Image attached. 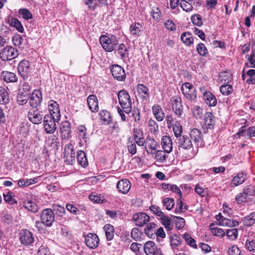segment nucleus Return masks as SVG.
<instances>
[{
  "instance_id": "nucleus-1",
  "label": "nucleus",
  "mask_w": 255,
  "mask_h": 255,
  "mask_svg": "<svg viewBox=\"0 0 255 255\" xmlns=\"http://www.w3.org/2000/svg\"><path fill=\"white\" fill-rule=\"evenodd\" d=\"M119 104L125 113L129 114L132 110L131 100L128 93L125 90H121L118 94Z\"/></svg>"
},
{
  "instance_id": "nucleus-2",
  "label": "nucleus",
  "mask_w": 255,
  "mask_h": 255,
  "mask_svg": "<svg viewBox=\"0 0 255 255\" xmlns=\"http://www.w3.org/2000/svg\"><path fill=\"white\" fill-rule=\"evenodd\" d=\"M100 42L103 48L107 52H112L114 47L118 44V40L115 36H112L111 38L108 36L102 35L100 37Z\"/></svg>"
},
{
  "instance_id": "nucleus-3",
  "label": "nucleus",
  "mask_w": 255,
  "mask_h": 255,
  "mask_svg": "<svg viewBox=\"0 0 255 255\" xmlns=\"http://www.w3.org/2000/svg\"><path fill=\"white\" fill-rule=\"evenodd\" d=\"M18 55V51L11 46L3 48L0 52V57L3 61H8L14 59Z\"/></svg>"
},
{
  "instance_id": "nucleus-4",
  "label": "nucleus",
  "mask_w": 255,
  "mask_h": 255,
  "mask_svg": "<svg viewBox=\"0 0 255 255\" xmlns=\"http://www.w3.org/2000/svg\"><path fill=\"white\" fill-rule=\"evenodd\" d=\"M59 120H56L54 116L46 115L43 118V124L44 129L47 133H53L56 129L55 122H58Z\"/></svg>"
},
{
  "instance_id": "nucleus-5",
  "label": "nucleus",
  "mask_w": 255,
  "mask_h": 255,
  "mask_svg": "<svg viewBox=\"0 0 255 255\" xmlns=\"http://www.w3.org/2000/svg\"><path fill=\"white\" fill-rule=\"evenodd\" d=\"M181 91L187 99L190 101H194L196 99V91L191 84L189 83L183 84L181 87Z\"/></svg>"
},
{
  "instance_id": "nucleus-6",
  "label": "nucleus",
  "mask_w": 255,
  "mask_h": 255,
  "mask_svg": "<svg viewBox=\"0 0 255 255\" xmlns=\"http://www.w3.org/2000/svg\"><path fill=\"white\" fill-rule=\"evenodd\" d=\"M64 157L66 158L65 162L69 164L73 165L76 162L75 152L74 145L71 143L65 145L64 149Z\"/></svg>"
},
{
  "instance_id": "nucleus-7",
  "label": "nucleus",
  "mask_w": 255,
  "mask_h": 255,
  "mask_svg": "<svg viewBox=\"0 0 255 255\" xmlns=\"http://www.w3.org/2000/svg\"><path fill=\"white\" fill-rule=\"evenodd\" d=\"M53 211L50 209L43 210L41 214V220L45 226L50 227L54 221Z\"/></svg>"
},
{
  "instance_id": "nucleus-8",
  "label": "nucleus",
  "mask_w": 255,
  "mask_h": 255,
  "mask_svg": "<svg viewBox=\"0 0 255 255\" xmlns=\"http://www.w3.org/2000/svg\"><path fill=\"white\" fill-rule=\"evenodd\" d=\"M27 117L33 124H39L41 123L44 116L43 112L38 109H31L28 112Z\"/></svg>"
},
{
  "instance_id": "nucleus-9",
  "label": "nucleus",
  "mask_w": 255,
  "mask_h": 255,
  "mask_svg": "<svg viewBox=\"0 0 255 255\" xmlns=\"http://www.w3.org/2000/svg\"><path fill=\"white\" fill-rule=\"evenodd\" d=\"M31 65L28 61L22 60L18 66V71L21 77L26 79L31 73Z\"/></svg>"
},
{
  "instance_id": "nucleus-10",
  "label": "nucleus",
  "mask_w": 255,
  "mask_h": 255,
  "mask_svg": "<svg viewBox=\"0 0 255 255\" xmlns=\"http://www.w3.org/2000/svg\"><path fill=\"white\" fill-rule=\"evenodd\" d=\"M144 251L146 255H163L161 250L152 241H148L145 243Z\"/></svg>"
},
{
  "instance_id": "nucleus-11",
  "label": "nucleus",
  "mask_w": 255,
  "mask_h": 255,
  "mask_svg": "<svg viewBox=\"0 0 255 255\" xmlns=\"http://www.w3.org/2000/svg\"><path fill=\"white\" fill-rule=\"evenodd\" d=\"M112 75L115 79L119 81H123L126 79V75L123 67L118 65H113L111 68Z\"/></svg>"
},
{
  "instance_id": "nucleus-12",
  "label": "nucleus",
  "mask_w": 255,
  "mask_h": 255,
  "mask_svg": "<svg viewBox=\"0 0 255 255\" xmlns=\"http://www.w3.org/2000/svg\"><path fill=\"white\" fill-rule=\"evenodd\" d=\"M29 104L32 108H36L39 106L42 101V93L38 90H35L29 96Z\"/></svg>"
},
{
  "instance_id": "nucleus-13",
  "label": "nucleus",
  "mask_w": 255,
  "mask_h": 255,
  "mask_svg": "<svg viewBox=\"0 0 255 255\" xmlns=\"http://www.w3.org/2000/svg\"><path fill=\"white\" fill-rule=\"evenodd\" d=\"M171 103L175 114L177 116L180 117L182 114L183 110L181 98L177 96L173 97L171 99Z\"/></svg>"
},
{
  "instance_id": "nucleus-14",
  "label": "nucleus",
  "mask_w": 255,
  "mask_h": 255,
  "mask_svg": "<svg viewBox=\"0 0 255 255\" xmlns=\"http://www.w3.org/2000/svg\"><path fill=\"white\" fill-rule=\"evenodd\" d=\"M86 245L91 249H96L99 244V239L95 234L89 233L85 238Z\"/></svg>"
},
{
  "instance_id": "nucleus-15",
  "label": "nucleus",
  "mask_w": 255,
  "mask_h": 255,
  "mask_svg": "<svg viewBox=\"0 0 255 255\" xmlns=\"http://www.w3.org/2000/svg\"><path fill=\"white\" fill-rule=\"evenodd\" d=\"M20 241L21 243L24 245H29L34 242V238L32 233L28 230H22L20 233Z\"/></svg>"
},
{
  "instance_id": "nucleus-16",
  "label": "nucleus",
  "mask_w": 255,
  "mask_h": 255,
  "mask_svg": "<svg viewBox=\"0 0 255 255\" xmlns=\"http://www.w3.org/2000/svg\"><path fill=\"white\" fill-rule=\"evenodd\" d=\"M216 219L219 222V225L223 226L233 227L239 225V222L237 221L225 218L221 213L216 216Z\"/></svg>"
},
{
  "instance_id": "nucleus-17",
  "label": "nucleus",
  "mask_w": 255,
  "mask_h": 255,
  "mask_svg": "<svg viewBox=\"0 0 255 255\" xmlns=\"http://www.w3.org/2000/svg\"><path fill=\"white\" fill-rule=\"evenodd\" d=\"M48 109L50 112L49 115L52 117L54 116L56 120H60V114L58 103L53 100L50 101L48 104Z\"/></svg>"
},
{
  "instance_id": "nucleus-18",
  "label": "nucleus",
  "mask_w": 255,
  "mask_h": 255,
  "mask_svg": "<svg viewBox=\"0 0 255 255\" xmlns=\"http://www.w3.org/2000/svg\"><path fill=\"white\" fill-rule=\"evenodd\" d=\"M133 220L137 226H142L149 220V217L144 213H138L133 216Z\"/></svg>"
},
{
  "instance_id": "nucleus-19",
  "label": "nucleus",
  "mask_w": 255,
  "mask_h": 255,
  "mask_svg": "<svg viewBox=\"0 0 255 255\" xmlns=\"http://www.w3.org/2000/svg\"><path fill=\"white\" fill-rule=\"evenodd\" d=\"M158 146V144L154 138L149 136L146 137L145 139V148L147 153L151 154H154L152 151H156Z\"/></svg>"
},
{
  "instance_id": "nucleus-20",
  "label": "nucleus",
  "mask_w": 255,
  "mask_h": 255,
  "mask_svg": "<svg viewBox=\"0 0 255 255\" xmlns=\"http://www.w3.org/2000/svg\"><path fill=\"white\" fill-rule=\"evenodd\" d=\"M117 187L119 192L127 194L131 187L130 183L128 180L122 179L118 182Z\"/></svg>"
},
{
  "instance_id": "nucleus-21",
  "label": "nucleus",
  "mask_w": 255,
  "mask_h": 255,
  "mask_svg": "<svg viewBox=\"0 0 255 255\" xmlns=\"http://www.w3.org/2000/svg\"><path fill=\"white\" fill-rule=\"evenodd\" d=\"M0 78L6 83H13L17 81V78L14 73L7 71H2L1 73Z\"/></svg>"
},
{
  "instance_id": "nucleus-22",
  "label": "nucleus",
  "mask_w": 255,
  "mask_h": 255,
  "mask_svg": "<svg viewBox=\"0 0 255 255\" xmlns=\"http://www.w3.org/2000/svg\"><path fill=\"white\" fill-rule=\"evenodd\" d=\"M161 145L164 152L170 153L172 150V142L169 136L165 135L162 137Z\"/></svg>"
},
{
  "instance_id": "nucleus-23",
  "label": "nucleus",
  "mask_w": 255,
  "mask_h": 255,
  "mask_svg": "<svg viewBox=\"0 0 255 255\" xmlns=\"http://www.w3.org/2000/svg\"><path fill=\"white\" fill-rule=\"evenodd\" d=\"M87 103L89 108L92 112H94L98 110V101L95 95H90L87 98Z\"/></svg>"
},
{
  "instance_id": "nucleus-24",
  "label": "nucleus",
  "mask_w": 255,
  "mask_h": 255,
  "mask_svg": "<svg viewBox=\"0 0 255 255\" xmlns=\"http://www.w3.org/2000/svg\"><path fill=\"white\" fill-rule=\"evenodd\" d=\"M179 146L185 149H189L192 147L191 140L188 136L183 135L178 139Z\"/></svg>"
},
{
  "instance_id": "nucleus-25",
  "label": "nucleus",
  "mask_w": 255,
  "mask_h": 255,
  "mask_svg": "<svg viewBox=\"0 0 255 255\" xmlns=\"http://www.w3.org/2000/svg\"><path fill=\"white\" fill-rule=\"evenodd\" d=\"M246 173L241 171L239 172L237 175L235 176L232 180V186H237L243 183L246 178Z\"/></svg>"
},
{
  "instance_id": "nucleus-26",
  "label": "nucleus",
  "mask_w": 255,
  "mask_h": 255,
  "mask_svg": "<svg viewBox=\"0 0 255 255\" xmlns=\"http://www.w3.org/2000/svg\"><path fill=\"white\" fill-rule=\"evenodd\" d=\"M202 133L201 131L197 128H194L190 132V137L195 143L199 145V143L202 140Z\"/></svg>"
},
{
  "instance_id": "nucleus-27",
  "label": "nucleus",
  "mask_w": 255,
  "mask_h": 255,
  "mask_svg": "<svg viewBox=\"0 0 255 255\" xmlns=\"http://www.w3.org/2000/svg\"><path fill=\"white\" fill-rule=\"evenodd\" d=\"M152 109L156 119L159 122L162 121L164 119L165 115L161 107L159 105H154Z\"/></svg>"
},
{
  "instance_id": "nucleus-28",
  "label": "nucleus",
  "mask_w": 255,
  "mask_h": 255,
  "mask_svg": "<svg viewBox=\"0 0 255 255\" xmlns=\"http://www.w3.org/2000/svg\"><path fill=\"white\" fill-rule=\"evenodd\" d=\"M137 90L138 93L141 95V98L143 100H147L149 98L148 89L143 84H139L137 85Z\"/></svg>"
},
{
  "instance_id": "nucleus-29",
  "label": "nucleus",
  "mask_w": 255,
  "mask_h": 255,
  "mask_svg": "<svg viewBox=\"0 0 255 255\" xmlns=\"http://www.w3.org/2000/svg\"><path fill=\"white\" fill-rule=\"evenodd\" d=\"M99 116L102 123L104 125H109L112 121V116L110 113L107 110L100 111Z\"/></svg>"
},
{
  "instance_id": "nucleus-30",
  "label": "nucleus",
  "mask_w": 255,
  "mask_h": 255,
  "mask_svg": "<svg viewBox=\"0 0 255 255\" xmlns=\"http://www.w3.org/2000/svg\"><path fill=\"white\" fill-rule=\"evenodd\" d=\"M204 125L210 129L214 127L215 121L213 114L210 112H207L204 115Z\"/></svg>"
},
{
  "instance_id": "nucleus-31",
  "label": "nucleus",
  "mask_w": 255,
  "mask_h": 255,
  "mask_svg": "<svg viewBox=\"0 0 255 255\" xmlns=\"http://www.w3.org/2000/svg\"><path fill=\"white\" fill-rule=\"evenodd\" d=\"M60 131L64 138L68 137L71 133V126L67 121L62 122L60 128Z\"/></svg>"
},
{
  "instance_id": "nucleus-32",
  "label": "nucleus",
  "mask_w": 255,
  "mask_h": 255,
  "mask_svg": "<svg viewBox=\"0 0 255 255\" xmlns=\"http://www.w3.org/2000/svg\"><path fill=\"white\" fill-rule=\"evenodd\" d=\"M204 99L206 103L209 106H215L217 104L216 98L210 92L204 94Z\"/></svg>"
},
{
  "instance_id": "nucleus-33",
  "label": "nucleus",
  "mask_w": 255,
  "mask_h": 255,
  "mask_svg": "<svg viewBox=\"0 0 255 255\" xmlns=\"http://www.w3.org/2000/svg\"><path fill=\"white\" fill-rule=\"evenodd\" d=\"M142 28V25L139 22H134L130 26L129 31L132 35H139Z\"/></svg>"
},
{
  "instance_id": "nucleus-34",
  "label": "nucleus",
  "mask_w": 255,
  "mask_h": 255,
  "mask_svg": "<svg viewBox=\"0 0 255 255\" xmlns=\"http://www.w3.org/2000/svg\"><path fill=\"white\" fill-rule=\"evenodd\" d=\"M77 161L82 167H86L88 165V161L85 153L82 150L78 151L77 154Z\"/></svg>"
},
{
  "instance_id": "nucleus-35",
  "label": "nucleus",
  "mask_w": 255,
  "mask_h": 255,
  "mask_svg": "<svg viewBox=\"0 0 255 255\" xmlns=\"http://www.w3.org/2000/svg\"><path fill=\"white\" fill-rule=\"evenodd\" d=\"M104 229L105 232L106 238L108 241L112 240L114 236V228L111 224H106L104 227Z\"/></svg>"
},
{
  "instance_id": "nucleus-36",
  "label": "nucleus",
  "mask_w": 255,
  "mask_h": 255,
  "mask_svg": "<svg viewBox=\"0 0 255 255\" xmlns=\"http://www.w3.org/2000/svg\"><path fill=\"white\" fill-rule=\"evenodd\" d=\"M220 80L224 84H228L232 80V76L230 72L221 71L219 73Z\"/></svg>"
},
{
  "instance_id": "nucleus-37",
  "label": "nucleus",
  "mask_w": 255,
  "mask_h": 255,
  "mask_svg": "<svg viewBox=\"0 0 255 255\" xmlns=\"http://www.w3.org/2000/svg\"><path fill=\"white\" fill-rule=\"evenodd\" d=\"M181 39L187 46H189L193 43L194 38L190 32L183 33L181 35Z\"/></svg>"
},
{
  "instance_id": "nucleus-38",
  "label": "nucleus",
  "mask_w": 255,
  "mask_h": 255,
  "mask_svg": "<svg viewBox=\"0 0 255 255\" xmlns=\"http://www.w3.org/2000/svg\"><path fill=\"white\" fill-rule=\"evenodd\" d=\"M78 137L81 140H83L86 142L88 138L87 128L85 126L80 125L77 128Z\"/></svg>"
},
{
  "instance_id": "nucleus-39",
  "label": "nucleus",
  "mask_w": 255,
  "mask_h": 255,
  "mask_svg": "<svg viewBox=\"0 0 255 255\" xmlns=\"http://www.w3.org/2000/svg\"><path fill=\"white\" fill-rule=\"evenodd\" d=\"M9 94L5 88L0 87V104H3L8 103Z\"/></svg>"
},
{
  "instance_id": "nucleus-40",
  "label": "nucleus",
  "mask_w": 255,
  "mask_h": 255,
  "mask_svg": "<svg viewBox=\"0 0 255 255\" xmlns=\"http://www.w3.org/2000/svg\"><path fill=\"white\" fill-rule=\"evenodd\" d=\"M160 219L161 224L164 226L167 230L170 231L172 229V226L171 225V219L169 217L164 214L160 218Z\"/></svg>"
},
{
  "instance_id": "nucleus-41",
  "label": "nucleus",
  "mask_w": 255,
  "mask_h": 255,
  "mask_svg": "<svg viewBox=\"0 0 255 255\" xmlns=\"http://www.w3.org/2000/svg\"><path fill=\"white\" fill-rule=\"evenodd\" d=\"M29 99V96L26 93H24L20 90L17 96V102L20 105H25Z\"/></svg>"
},
{
  "instance_id": "nucleus-42",
  "label": "nucleus",
  "mask_w": 255,
  "mask_h": 255,
  "mask_svg": "<svg viewBox=\"0 0 255 255\" xmlns=\"http://www.w3.org/2000/svg\"><path fill=\"white\" fill-rule=\"evenodd\" d=\"M150 14L155 20L159 21L161 19L162 14L158 7L152 6Z\"/></svg>"
},
{
  "instance_id": "nucleus-43",
  "label": "nucleus",
  "mask_w": 255,
  "mask_h": 255,
  "mask_svg": "<svg viewBox=\"0 0 255 255\" xmlns=\"http://www.w3.org/2000/svg\"><path fill=\"white\" fill-rule=\"evenodd\" d=\"M23 204L25 208L29 211L35 213L38 210L37 205L30 200L26 201L24 202Z\"/></svg>"
},
{
  "instance_id": "nucleus-44",
  "label": "nucleus",
  "mask_w": 255,
  "mask_h": 255,
  "mask_svg": "<svg viewBox=\"0 0 255 255\" xmlns=\"http://www.w3.org/2000/svg\"><path fill=\"white\" fill-rule=\"evenodd\" d=\"M156 227V225L154 223H150L147 224L144 229L145 234L149 238H151L155 233L154 229Z\"/></svg>"
},
{
  "instance_id": "nucleus-45",
  "label": "nucleus",
  "mask_w": 255,
  "mask_h": 255,
  "mask_svg": "<svg viewBox=\"0 0 255 255\" xmlns=\"http://www.w3.org/2000/svg\"><path fill=\"white\" fill-rule=\"evenodd\" d=\"M244 224L248 227L251 226L255 223V213L245 217L243 219Z\"/></svg>"
},
{
  "instance_id": "nucleus-46",
  "label": "nucleus",
  "mask_w": 255,
  "mask_h": 255,
  "mask_svg": "<svg viewBox=\"0 0 255 255\" xmlns=\"http://www.w3.org/2000/svg\"><path fill=\"white\" fill-rule=\"evenodd\" d=\"M170 245L172 248H176L181 244V240L179 236L173 235L170 237Z\"/></svg>"
},
{
  "instance_id": "nucleus-47",
  "label": "nucleus",
  "mask_w": 255,
  "mask_h": 255,
  "mask_svg": "<svg viewBox=\"0 0 255 255\" xmlns=\"http://www.w3.org/2000/svg\"><path fill=\"white\" fill-rule=\"evenodd\" d=\"M117 51L122 59L128 56V50L124 44H120L118 47Z\"/></svg>"
},
{
  "instance_id": "nucleus-48",
  "label": "nucleus",
  "mask_w": 255,
  "mask_h": 255,
  "mask_svg": "<svg viewBox=\"0 0 255 255\" xmlns=\"http://www.w3.org/2000/svg\"><path fill=\"white\" fill-rule=\"evenodd\" d=\"M220 90L223 95L228 96L233 92V89L232 85L227 84L222 85L220 88Z\"/></svg>"
},
{
  "instance_id": "nucleus-49",
  "label": "nucleus",
  "mask_w": 255,
  "mask_h": 255,
  "mask_svg": "<svg viewBox=\"0 0 255 255\" xmlns=\"http://www.w3.org/2000/svg\"><path fill=\"white\" fill-rule=\"evenodd\" d=\"M142 236H143L142 233L138 228H134L132 229L131 232V237L134 240L140 241L142 239Z\"/></svg>"
},
{
  "instance_id": "nucleus-50",
  "label": "nucleus",
  "mask_w": 255,
  "mask_h": 255,
  "mask_svg": "<svg viewBox=\"0 0 255 255\" xmlns=\"http://www.w3.org/2000/svg\"><path fill=\"white\" fill-rule=\"evenodd\" d=\"M10 24L11 26L15 27L20 32L24 31L23 26L17 18H12L10 20Z\"/></svg>"
},
{
  "instance_id": "nucleus-51",
  "label": "nucleus",
  "mask_w": 255,
  "mask_h": 255,
  "mask_svg": "<svg viewBox=\"0 0 255 255\" xmlns=\"http://www.w3.org/2000/svg\"><path fill=\"white\" fill-rule=\"evenodd\" d=\"M127 147L128 152L132 155L135 154L136 152V145L135 141H133V139L129 138L128 142L127 144Z\"/></svg>"
},
{
  "instance_id": "nucleus-52",
  "label": "nucleus",
  "mask_w": 255,
  "mask_h": 255,
  "mask_svg": "<svg viewBox=\"0 0 255 255\" xmlns=\"http://www.w3.org/2000/svg\"><path fill=\"white\" fill-rule=\"evenodd\" d=\"M162 203L167 210H171L174 206V200L173 198H165L162 200Z\"/></svg>"
},
{
  "instance_id": "nucleus-53",
  "label": "nucleus",
  "mask_w": 255,
  "mask_h": 255,
  "mask_svg": "<svg viewBox=\"0 0 255 255\" xmlns=\"http://www.w3.org/2000/svg\"><path fill=\"white\" fill-rule=\"evenodd\" d=\"M12 193L9 192L3 194L4 200L7 203L12 205L17 203V201L13 197Z\"/></svg>"
},
{
  "instance_id": "nucleus-54",
  "label": "nucleus",
  "mask_w": 255,
  "mask_h": 255,
  "mask_svg": "<svg viewBox=\"0 0 255 255\" xmlns=\"http://www.w3.org/2000/svg\"><path fill=\"white\" fill-rule=\"evenodd\" d=\"M183 238L188 245L195 249L197 248L195 240L191 237L190 235L186 233L184 234Z\"/></svg>"
},
{
  "instance_id": "nucleus-55",
  "label": "nucleus",
  "mask_w": 255,
  "mask_h": 255,
  "mask_svg": "<svg viewBox=\"0 0 255 255\" xmlns=\"http://www.w3.org/2000/svg\"><path fill=\"white\" fill-rule=\"evenodd\" d=\"M191 21L194 25L201 26L203 24L201 15L199 14H195L191 17Z\"/></svg>"
},
{
  "instance_id": "nucleus-56",
  "label": "nucleus",
  "mask_w": 255,
  "mask_h": 255,
  "mask_svg": "<svg viewBox=\"0 0 255 255\" xmlns=\"http://www.w3.org/2000/svg\"><path fill=\"white\" fill-rule=\"evenodd\" d=\"M155 154V158L156 161L159 162H162L166 160V155L164 151L162 150H157L153 152Z\"/></svg>"
},
{
  "instance_id": "nucleus-57",
  "label": "nucleus",
  "mask_w": 255,
  "mask_h": 255,
  "mask_svg": "<svg viewBox=\"0 0 255 255\" xmlns=\"http://www.w3.org/2000/svg\"><path fill=\"white\" fill-rule=\"evenodd\" d=\"M18 13L22 18L28 20L32 18V14L29 10L26 8H20L18 10Z\"/></svg>"
},
{
  "instance_id": "nucleus-58",
  "label": "nucleus",
  "mask_w": 255,
  "mask_h": 255,
  "mask_svg": "<svg viewBox=\"0 0 255 255\" xmlns=\"http://www.w3.org/2000/svg\"><path fill=\"white\" fill-rule=\"evenodd\" d=\"M173 130L174 135L176 137H181V134L182 133V127L178 122H176L173 126Z\"/></svg>"
},
{
  "instance_id": "nucleus-59",
  "label": "nucleus",
  "mask_w": 255,
  "mask_h": 255,
  "mask_svg": "<svg viewBox=\"0 0 255 255\" xmlns=\"http://www.w3.org/2000/svg\"><path fill=\"white\" fill-rule=\"evenodd\" d=\"M36 178L29 179H20L18 181V185L19 187L27 186L33 183L36 182Z\"/></svg>"
},
{
  "instance_id": "nucleus-60",
  "label": "nucleus",
  "mask_w": 255,
  "mask_h": 255,
  "mask_svg": "<svg viewBox=\"0 0 255 255\" xmlns=\"http://www.w3.org/2000/svg\"><path fill=\"white\" fill-rule=\"evenodd\" d=\"M174 220L176 227L177 229L180 230L184 227L185 225V220L183 218L180 217L174 216Z\"/></svg>"
},
{
  "instance_id": "nucleus-61",
  "label": "nucleus",
  "mask_w": 255,
  "mask_h": 255,
  "mask_svg": "<svg viewBox=\"0 0 255 255\" xmlns=\"http://www.w3.org/2000/svg\"><path fill=\"white\" fill-rule=\"evenodd\" d=\"M243 192L247 196L253 195L255 193V187L252 185L247 186L244 188Z\"/></svg>"
},
{
  "instance_id": "nucleus-62",
  "label": "nucleus",
  "mask_w": 255,
  "mask_h": 255,
  "mask_svg": "<svg viewBox=\"0 0 255 255\" xmlns=\"http://www.w3.org/2000/svg\"><path fill=\"white\" fill-rule=\"evenodd\" d=\"M23 41V38L19 34L14 35L12 38V42L15 46L20 47Z\"/></svg>"
},
{
  "instance_id": "nucleus-63",
  "label": "nucleus",
  "mask_w": 255,
  "mask_h": 255,
  "mask_svg": "<svg viewBox=\"0 0 255 255\" xmlns=\"http://www.w3.org/2000/svg\"><path fill=\"white\" fill-rule=\"evenodd\" d=\"M149 209L153 214L160 217V218L164 214V213L161 211L160 208L155 205H151L149 207Z\"/></svg>"
},
{
  "instance_id": "nucleus-64",
  "label": "nucleus",
  "mask_w": 255,
  "mask_h": 255,
  "mask_svg": "<svg viewBox=\"0 0 255 255\" xmlns=\"http://www.w3.org/2000/svg\"><path fill=\"white\" fill-rule=\"evenodd\" d=\"M180 6L183 10L186 12H190L193 9L192 5L186 0H182L180 2Z\"/></svg>"
}]
</instances>
